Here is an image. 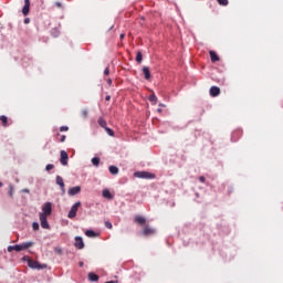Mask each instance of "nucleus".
<instances>
[{"mask_svg":"<svg viewBox=\"0 0 283 283\" xmlns=\"http://www.w3.org/2000/svg\"><path fill=\"white\" fill-rule=\"evenodd\" d=\"M67 193L69 196H77V193H81V186L69 188Z\"/></svg>","mask_w":283,"mask_h":283,"instance_id":"obj_10","label":"nucleus"},{"mask_svg":"<svg viewBox=\"0 0 283 283\" xmlns=\"http://www.w3.org/2000/svg\"><path fill=\"white\" fill-rule=\"evenodd\" d=\"M219 6H229V0H217Z\"/></svg>","mask_w":283,"mask_h":283,"instance_id":"obj_26","label":"nucleus"},{"mask_svg":"<svg viewBox=\"0 0 283 283\" xmlns=\"http://www.w3.org/2000/svg\"><path fill=\"white\" fill-rule=\"evenodd\" d=\"M91 161L94 167H98V165H101V158L98 157H93Z\"/></svg>","mask_w":283,"mask_h":283,"instance_id":"obj_23","label":"nucleus"},{"mask_svg":"<svg viewBox=\"0 0 283 283\" xmlns=\"http://www.w3.org/2000/svg\"><path fill=\"white\" fill-rule=\"evenodd\" d=\"M83 116H87V111L82 112Z\"/></svg>","mask_w":283,"mask_h":283,"instance_id":"obj_43","label":"nucleus"},{"mask_svg":"<svg viewBox=\"0 0 283 283\" xmlns=\"http://www.w3.org/2000/svg\"><path fill=\"white\" fill-rule=\"evenodd\" d=\"M108 171H109V174H112L113 176H116V175H118V167H116V166H109V167H108Z\"/></svg>","mask_w":283,"mask_h":283,"instance_id":"obj_20","label":"nucleus"},{"mask_svg":"<svg viewBox=\"0 0 283 283\" xmlns=\"http://www.w3.org/2000/svg\"><path fill=\"white\" fill-rule=\"evenodd\" d=\"M55 182L60 187L62 193H65V181H63V177L57 175L55 178Z\"/></svg>","mask_w":283,"mask_h":283,"instance_id":"obj_7","label":"nucleus"},{"mask_svg":"<svg viewBox=\"0 0 283 283\" xmlns=\"http://www.w3.org/2000/svg\"><path fill=\"white\" fill-rule=\"evenodd\" d=\"M98 275L96 274V273H94V272H90L88 273V280H90V282H98Z\"/></svg>","mask_w":283,"mask_h":283,"instance_id":"obj_18","label":"nucleus"},{"mask_svg":"<svg viewBox=\"0 0 283 283\" xmlns=\"http://www.w3.org/2000/svg\"><path fill=\"white\" fill-rule=\"evenodd\" d=\"M39 216H52V203L51 202H46L43 207H42V212L39 213Z\"/></svg>","mask_w":283,"mask_h":283,"instance_id":"obj_5","label":"nucleus"},{"mask_svg":"<svg viewBox=\"0 0 283 283\" xmlns=\"http://www.w3.org/2000/svg\"><path fill=\"white\" fill-rule=\"evenodd\" d=\"M102 196L103 198H106V200H113L114 199V196L112 195V192H109V190L107 189H104L102 191Z\"/></svg>","mask_w":283,"mask_h":283,"instance_id":"obj_16","label":"nucleus"},{"mask_svg":"<svg viewBox=\"0 0 283 283\" xmlns=\"http://www.w3.org/2000/svg\"><path fill=\"white\" fill-rule=\"evenodd\" d=\"M157 112H158L159 114H163V108H157Z\"/></svg>","mask_w":283,"mask_h":283,"instance_id":"obj_42","label":"nucleus"},{"mask_svg":"<svg viewBox=\"0 0 283 283\" xmlns=\"http://www.w3.org/2000/svg\"><path fill=\"white\" fill-rule=\"evenodd\" d=\"M119 39H125V34L122 33V34L119 35Z\"/></svg>","mask_w":283,"mask_h":283,"instance_id":"obj_45","label":"nucleus"},{"mask_svg":"<svg viewBox=\"0 0 283 283\" xmlns=\"http://www.w3.org/2000/svg\"><path fill=\"white\" fill-rule=\"evenodd\" d=\"M52 169H54L53 164H48V165L45 166V171H52Z\"/></svg>","mask_w":283,"mask_h":283,"instance_id":"obj_29","label":"nucleus"},{"mask_svg":"<svg viewBox=\"0 0 283 283\" xmlns=\"http://www.w3.org/2000/svg\"><path fill=\"white\" fill-rule=\"evenodd\" d=\"M159 107H165V104H159Z\"/></svg>","mask_w":283,"mask_h":283,"instance_id":"obj_47","label":"nucleus"},{"mask_svg":"<svg viewBox=\"0 0 283 283\" xmlns=\"http://www.w3.org/2000/svg\"><path fill=\"white\" fill-rule=\"evenodd\" d=\"M0 120L3 125V127H8V117L6 115H1Z\"/></svg>","mask_w":283,"mask_h":283,"instance_id":"obj_24","label":"nucleus"},{"mask_svg":"<svg viewBox=\"0 0 283 283\" xmlns=\"http://www.w3.org/2000/svg\"><path fill=\"white\" fill-rule=\"evenodd\" d=\"M60 156H61L60 158L61 165H63L64 167L67 166V160L70 158V156L67 155V151L61 150Z\"/></svg>","mask_w":283,"mask_h":283,"instance_id":"obj_6","label":"nucleus"},{"mask_svg":"<svg viewBox=\"0 0 283 283\" xmlns=\"http://www.w3.org/2000/svg\"><path fill=\"white\" fill-rule=\"evenodd\" d=\"M105 132L108 134V136H114V129L109 128V127H106L104 128Z\"/></svg>","mask_w":283,"mask_h":283,"instance_id":"obj_27","label":"nucleus"},{"mask_svg":"<svg viewBox=\"0 0 283 283\" xmlns=\"http://www.w3.org/2000/svg\"><path fill=\"white\" fill-rule=\"evenodd\" d=\"M1 187H3V182L0 181V189H1Z\"/></svg>","mask_w":283,"mask_h":283,"instance_id":"obj_48","label":"nucleus"},{"mask_svg":"<svg viewBox=\"0 0 283 283\" xmlns=\"http://www.w3.org/2000/svg\"><path fill=\"white\" fill-rule=\"evenodd\" d=\"M142 72H143L146 81H149V78H151V72H149V69L147 66H144L142 69Z\"/></svg>","mask_w":283,"mask_h":283,"instance_id":"obj_14","label":"nucleus"},{"mask_svg":"<svg viewBox=\"0 0 283 283\" xmlns=\"http://www.w3.org/2000/svg\"><path fill=\"white\" fill-rule=\"evenodd\" d=\"M134 176L135 178H142L144 180H154V178H156V175L149 171H135Z\"/></svg>","mask_w":283,"mask_h":283,"instance_id":"obj_2","label":"nucleus"},{"mask_svg":"<svg viewBox=\"0 0 283 283\" xmlns=\"http://www.w3.org/2000/svg\"><path fill=\"white\" fill-rule=\"evenodd\" d=\"M33 244V242H24L21 244L9 245L7 251L9 253H12V251H17L18 253H20V251H25V249H30V247H32Z\"/></svg>","mask_w":283,"mask_h":283,"instance_id":"obj_1","label":"nucleus"},{"mask_svg":"<svg viewBox=\"0 0 283 283\" xmlns=\"http://www.w3.org/2000/svg\"><path fill=\"white\" fill-rule=\"evenodd\" d=\"M24 23H25V24L30 23V18H25V19H24Z\"/></svg>","mask_w":283,"mask_h":283,"instance_id":"obj_40","label":"nucleus"},{"mask_svg":"<svg viewBox=\"0 0 283 283\" xmlns=\"http://www.w3.org/2000/svg\"><path fill=\"white\" fill-rule=\"evenodd\" d=\"M238 134H240V132H238V130L232 133V140H233V143H235L237 139H233V138H235L238 136Z\"/></svg>","mask_w":283,"mask_h":283,"instance_id":"obj_31","label":"nucleus"},{"mask_svg":"<svg viewBox=\"0 0 283 283\" xmlns=\"http://www.w3.org/2000/svg\"><path fill=\"white\" fill-rule=\"evenodd\" d=\"M22 260L28 263V260H30V258L23 256Z\"/></svg>","mask_w":283,"mask_h":283,"instance_id":"obj_41","label":"nucleus"},{"mask_svg":"<svg viewBox=\"0 0 283 283\" xmlns=\"http://www.w3.org/2000/svg\"><path fill=\"white\" fill-rule=\"evenodd\" d=\"M210 96H213V97L220 96V87H218V86H212V87L210 88Z\"/></svg>","mask_w":283,"mask_h":283,"instance_id":"obj_15","label":"nucleus"},{"mask_svg":"<svg viewBox=\"0 0 283 283\" xmlns=\"http://www.w3.org/2000/svg\"><path fill=\"white\" fill-rule=\"evenodd\" d=\"M85 235L87 238H98V233H96V231H94V230H86Z\"/></svg>","mask_w":283,"mask_h":283,"instance_id":"obj_17","label":"nucleus"},{"mask_svg":"<svg viewBox=\"0 0 283 283\" xmlns=\"http://www.w3.org/2000/svg\"><path fill=\"white\" fill-rule=\"evenodd\" d=\"M209 54L212 63H218V61H220V56H218V53L214 51H210Z\"/></svg>","mask_w":283,"mask_h":283,"instance_id":"obj_13","label":"nucleus"},{"mask_svg":"<svg viewBox=\"0 0 283 283\" xmlns=\"http://www.w3.org/2000/svg\"><path fill=\"white\" fill-rule=\"evenodd\" d=\"M22 14L28 17L30 14V0H24V6L22 8Z\"/></svg>","mask_w":283,"mask_h":283,"instance_id":"obj_11","label":"nucleus"},{"mask_svg":"<svg viewBox=\"0 0 283 283\" xmlns=\"http://www.w3.org/2000/svg\"><path fill=\"white\" fill-rule=\"evenodd\" d=\"M13 191H14V188L12 187V185H10L8 190V196H10V198H12Z\"/></svg>","mask_w":283,"mask_h":283,"instance_id":"obj_28","label":"nucleus"},{"mask_svg":"<svg viewBox=\"0 0 283 283\" xmlns=\"http://www.w3.org/2000/svg\"><path fill=\"white\" fill-rule=\"evenodd\" d=\"M199 181L202 182V184H205V182L207 181V178H205V176H200V177H199Z\"/></svg>","mask_w":283,"mask_h":283,"instance_id":"obj_35","label":"nucleus"},{"mask_svg":"<svg viewBox=\"0 0 283 283\" xmlns=\"http://www.w3.org/2000/svg\"><path fill=\"white\" fill-rule=\"evenodd\" d=\"M136 61L138 63H143V53L140 51H138L137 54H136Z\"/></svg>","mask_w":283,"mask_h":283,"instance_id":"obj_25","label":"nucleus"},{"mask_svg":"<svg viewBox=\"0 0 283 283\" xmlns=\"http://www.w3.org/2000/svg\"><path fill=\"white\" fill-rule=\"evenodd\" d=\"M78 207H81V201H76L72 207L71 210L67 213V218H70V220L76 218V213L78 211Z\"/></svg>","mask_w":283,"mask_h":283,"instance_id":"obj_4","label":"nucleus"},{"mask_svg":"<svg viewBox=\"0 0 283 283\" xmlns=\"http://www.w3.org/2000/svg\"><path fill=\"white\" fill-rule=\"evenodd\" d=\"M228 193H229V195L233 193V187H232V186H230V187L228 188Z\"/></svg>","mask_w":283,"mask_h":283,"instance_id":"obj_37","label":"nucleus"},{"mask_svg":"<svg viewBox=\"0 0 283 283\" xmlns=\"http://www.w3.org/2000/svg\"><path fill=\"white\" fill-rule=\"evenodd\" d=\"M74 247L80 250L85 249V242H83V237H75Z\"/></svg>","mask_w":283,"mask_h":283,"instance_id":"obj_9","label":"nucleus"},{"mask_svg":"<svg viewBox=\"0 0 283 283\" xmlns=\"http://www.w3.org/2000/svg\"><path fill=\"white\" fill-rule=\"evenodd\" d=\"M59 253H61V250H57Z\"/></svg>","mask_w":283,"mask_h":283,"instance_id":"obj_51","label":"nucleus"},{"mask_svg":"<svg viewBox=\"0 0 283 283\" xmlns=\"http://www.w3.org/2000/svg\"><path fill=\"white\" fill-rule=\"evenodd\" d=\"M148 101H150V103H153V105H156L158 103V97L156 96V94H151L148 97Z\"/></svg>","mask_w":283,"mask_h":283,"instance_id":"obj_21","label":"nucleus"},{"mask_svg":"<svg viewBox=\"0 0 283 283\" xmlns=\"http://www.w3.org/2000/svg\"><path fill=\"white\" fill-rule=\"evenodd\" d=\"M80 266H83V262H80Z\"/></svg>","mask_w":283,"mask_h":283,"instance_id":"obj_49","label":"nucleus"},{"mask_svg":"<svg viewBox=\"0 0 283 283\" xmlns=\"http://www.w3.org/2000/svg\"><path fill=\"white\" fill-rule=\"evenodd\" d=\"M23 192L24 193H30V190L29 189H23Z\"/></svg>","mask_w":283,"mask_h":283,"instance_id":"obj_44","label":"nucleus"},{"mask_svg":"<svg viewBox=\"0 0 283 283\" xmlns=\"http://www.w3.org/2000/svg\"><path fill=\"white\" fill-rule=\"evenodd\" d=\"M56 8H61L63 4L61 2H55Z\"/></svg>","mask_w":283,"mask_h":283,"instance_id":"obj_39","label":"nucleus"},{"mask_svg":"<svg viewBox=\"0 0 283 283\" xmlns=\"http://www.w3.org/2000/svg\"><path fill=\"white\" fill-rule=\"evenodd\" d=\"M104 76H109V66L104 70Z\"/></svg>","mask_w":283,"mask_h":283,"instance_id":"obj_33","label":"nucleus"},{"mask_svg":"<svg viewBox=\"0 0 283 283\" xmlns=\"http://www.w3.org/2000/svg\"><path fill=\"white\" fill-rule=\"evenodd\" d=\"M97 123L99 127H103V129H107V122L103 117H99Z\"/></svg>","mask_w":283,"mask_h":283,"instance_id":"obj_19","label":"nucleus"},{"mask_svg":"<svg viewBox=\"0 0 283 283\" xmlns=\"http://www.w3.org/2000/svg\"><path fill=\"white\" fill-rule=\"evenodd\" d=\"M59 253H61V250H57Z\"/></svg>","mask_w":283,"mask_h":283,"instance_id":"obj_50","label":"nucleus"},{"mask_svg":"<svg viewBox=\"0 0 283 283\" xmlns=\"http://www.w3.org/2000/svg\"><path fill=\"white\" fill-rule=\"evenodd\" d=\"M39 228H40L39 222H33L32 223L33 231H39Z\"/></svg>","mask_w":283,"mask_h":283,"instance_id":"obj_30","label":"nucleus"},{"mask_svg":"<svg viewBox=\"0 0 283 283\" xmlns=\"http://www.w3.org/2000/svg\"><path fill=\"white\" fill-rule=\"evenodd\" d=\"M105 101H112V96L111 95H106Z\"/></svg>","mask_w":283,"mask_h":283,"instance_id":"obj_38","label":"nucleus"},{"mask_svg":"<svg viewBox=\"0 0 283 283\" xmlns=\"http://www.w3.org/2000/svg\"><path fill=\"white\" fill-rule=\"evenodd\" d=\"M28 266H29V269H34V270H38V271H41L43 269H48V265L41 264L38 261H34L32 259H28Z\"/></svg>","mask_w":283,"mask_h":283,"instance_id":"obj_3","label":"nucleus"},{"mask_svg":"<svg viewBox=\"0 0 283 283\" xmlns=\"http://www.w3.org/2000/svg\"><path fill=\"white\" fill-rule=\"evenodd\" d=\"M134 222H136L137 224H140V227H143L145 224V222H147V219H145V217L136 216L134 218Z\"/></svg>","mask_w":283,"mask_h":283,"instance_id":"obj_12","label":"nucleus"},{"mask_svg":"<svg viewBox=\"0 0 283 283\" xmlns=\"http://www.w3.org/2000/svg\"><path fill=\"white\" fill-rule=\"evenodd\" d=\"M154 233V229L147 227L143 230V235H151Z\"/></svg>","mask_w":283,"mask_h":283,"instance_id":"obj_22","label":"nucleus"},{"mask_svg":"<svg viewBox=\"0 0 283 283\" xmlns=\"http://www.w3.org/2000/svg\"><path fill=\"white\" fill-rule=\"evenodd\" d=\"M65 138H66V136L62 135L61 138H60V143H65Z\"/></svg>","mask_w":283,"mask_h":283,"instance_id":"obj_36","label":"nucleus"},{"mask_svg":"<svg viewBox=\"0 0 283 283\" xmlns=\"http://www.w3.org/2000/svg\"><path fill=\"white\" fill-rule=\"evenodd\" d=\"M70 129V127L67 126H61L60 127V132H67Z\"/></svg>","mask_w":283,"mask_h":283,"instance_id":"obj_34","label":"nucleus"},{"mask_svg":"<svg viewBox=\"0 0 283 283\" xmlns=\"http://www.w3.org/2000/svg\"><path fill=\"white\" fill-rule=\"evenodd\" d=\"M106 229H113L112 222L105 221Z\"/></svg>","mask_w":283,"mask_h":283,"instance_id":"obj_32","label":"nucleus"},{"mask_svg":"<svg viewBox=\"0 0 283 283\" xmlns=\"http://www.w3.org/2000/svg\"><path fill=\"white\" fill-rule=\"evenodd\" d=\"M107 83H108L109 85H112V78H108V80H107Z\"/></svg>","mask_w":283,"mask_h":283,"instance_id":"obj_46","label":"nucleus"},{"mask_svg":"<svg viewBox=\"0 0 283 283\" xmlns=\"http://www.w3.org/2000/svg\"><path fill=\"white\" fill-rule=\"evenodd\" d=\"M40 216V224L42 229H50V223L48 222V217L45 214H39Z\"/></svg>","mask_w":283,"mask_h":283,"instance_id":"obj_8","label":"nucleus"}]
</instances>
